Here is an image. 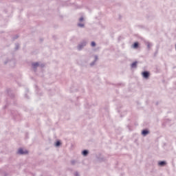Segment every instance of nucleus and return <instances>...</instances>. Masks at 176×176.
<instances>
[{
	"label": "nucleus",
	"instance_id": "1",
	"mask_svg": "<svg viewBox=\"0 0 176 176\" xmlns=\"http://www.w3.org/2000/svg\"><path fill=\"white\" fill-rule=\"evenodd\" d=\"M11 116L14 122H20L23 119V116L16 110H11Z\"/></svg>",
	"mask_w": 176,
	"mask_h": 176
},
{
	"label": "nucleus",
	"instance_id": "2",
	"mask_svg": "<svg viewBox=\"0 0 176 176\" xmlns=\"http://www.w3.org/2000/svg\"><path fill=\"white\" fill-rule=\"evenodd\" d=\"M16 153L19 156H24L25 155H28L30 151L28 149L24 148V147H19Z\"/></svg>",
	"mask_w": 176,
	"mask_h": 176
},
{
	"label": "nucleus",
	"instance_id": "3",
	"mask_svg": "<svg viewBox=\"0 0 176 176\" xmlns=\"http://www.w3.org/2000/svg\"><path fill=\"white\" fill-rule=\"evenodd\" d=\"M6 93L10 100L13 101V105H17V102L14 100V94L12 92V89L10 88H8L6 89Z\"/></svg>",
	"mask_w": 176,
	"mask_h": 176
},
{
	"label": "nucleus",
	"instance_id": "4",
	"mask_svg": "<svg viewBox=\"0 0 176 176\" xmlns=\"http://www.w3.org/2000/svg\"><path fill=\"white\" fill-rule=\"evenodd\" d=\"M141 75L143 79L148 80V79H149V76H151V72L148 70H144L142 72Z\"/></svg>",
	"mask_w": 176,
	"mask_h": 176
},
{
	"label": "nucleus",
	"instance_id": "5",
	"mask_svg": "<svg viewBox=\"0 0 176 176\" xmlns=\"http://www.w3.org/2000/svg\"><path fill=\"white\" fill-rule=\"evenodd\" d=\"M96 157L97 160L100 162V163H102V162H107V158L102 156V154H101V153H99L98 155H96Z\"/></svg>",
	"mask_w": 176,
	"mask_h": 176
},
{
	"label": "nucleus",
	"instance_id": "6",
	"mask_svg": "<svg viewBox=\"0 0 176 176\" xmlns=\"http://www.w3.org/2000/svg\"><path fill=\"white\" fill-rule=\"evenodd\" d=\"M86 45H87V41L83 40L82 41H81L77 46L78 52H80V50H82V49H83L85 46H86Z\"/></svg>",
	"mask_w": 176,
	"mask_h": 176
},
{
	"label": "nucleus",
	"instance_id": "7",
	"mask_svg": "<svg viewBox=\"0 0 176 176\" xmlns=\"http://www.w3.org/2000/svg\"><path fill=\"white\" fill-rule=\"evenodd\" d=\"M41 65V62H33L32 63V68L34 70V72L38 71V67Z\"/></svg>",
	"mask_w": 176,
	"mask_h": 176
},
{
	"label": "nucleus",
	"instance_id": "8",
	"mask_svg": "<svg viewBox=\"0 0 176 176\" xmlns=\"http://www.w3.org/2000/svg\"><path fill=\"white\" fill-rule=\"evenodd\" d=\"M148 134H151V131H149V129L145 128L142 130L141 135H142V137H146Z\"/></svg>",
	"mask_w": 176,
	"mask_h": 176
},
{
	"label": "nucleus",
	"instance_id": "9",
	"mask_svg": "<svg viewBox=\"0 0 176 176\" xmlns=\"http://www.w3.org/2000/svg\"><path fill=\"white\" fill-rule=\"evenodd\" d=\"M8 63H10V64H12V63L14 65H16V59H14V58H12V59L7 58L4 61V64L6 65V64H8Z\"/></svg>",
	"mask_w": 176,
	"mask_h": 176
},
{
	"label": "nucleus",
	"instance_id": "10",
	"mask_svg": "<svg viewBox=\"0 0 176 176\" xmlns=\"http://www.w3.org/2000/svg\"><path fill=\"white\" fill-rule=\"evenodd\" d=\"M137 67H138V61L135 60L131 63V69H135V68H137Z\"/></svg>",
	"mask_w": 176,
	"mask_h": 176
},
{
	"label": "nucleus",
	"instance_id": "11",
	"mask_svg": "<svg viewBox=\"0 0 176 176\" xmlns=\"http://www.w3.org/2000/svg\"><path fill=\"white\" fill-rule=\"evenodd\" d=\"M34 86L36 94H38V96H42V92H41V89H39V87H38L36 84H35Z\"/></svg>",
	"mask_w": 176,
	"mask_h": 176
},
{
	"label": "nucleus",
	"instance_id": "12",
	"mask_svg": "<svg viewBox=\"0 0 176 176\" xmlns=\"http://www.w3.org/2000/svg\"><path fill=\"white\" fill-rule=\"evenodd\" d=\"M167 164V162L162 160V161H158L157 162V165L160 167H164V166H166Z\"/></svg>",
	"mask_w": 176,
	"mask_h": 176
},
{
	"label": "nucleus",
	"instance_id": "13",
	"mask_svg": "<svg viewBox=\"0 0 176 176\" xmlns=\"http://www.w3.org/2000/svg\"><path fill=\"white\" fill-rule=\"evenodd\" d=\"M89 151L87 149H84L81 152V155L84 156V157H86V156L89 155Z\"/></svg>",
	"mask_w": 176,
	"mask_h": 176
},
{
	"label": "nucleus",
	"instance_id": "14",
	"mask_svg": "<svg viewBox=\"0 0 176 176\" xmlns=\"http://www.w3.org/2000/svg\"><path fill=\"white\" fill-rule=\"evenodd\" d=\"M98 60V56L95 55L94 60L90 63V66L93 67V65H95Z\"/></svg>",
	"mask_w": 176,
	"mask_h": 176
},
{
	"label": "nucleus",
	"instance_id": "15",
	"mask_svg": "<svg viewBox=\"0 0 176 176\" xmlns=\"http://www.w3.org/2000/svg\"><path fill=\"white\" fill-rule=\"evenodd\" d=\"M133 49H138L140 47V43L138 41L134 42L132 45Z\"/></svg>",
	"mask_w": 176,
	"mask_h": 176
},
{
	"label": "nucleus",
	"instance_id": "16",
	"mask_svg": "<svg viewBox=\"0 0 176 176\" xmlns=\"http://www.w3.org/2000/svg\"><path fill=\"white\" fill-rule=\"evenodd\" d=\"M61 140H58L55 142L54 143V146H56V148H60V146H61Z\"/></svg>",
	"mask_w": 176,
	"mask_h": 176
},
{
	"label": "nucleus",
	"instance_id": "17",
	"mask_svg": "<svg viewBox=\"0 0 176 176\" xmlns=\"http://www.w3.org/2000/svg\"><path fill=\"white\" fill-rule=\"evenodd\" d=\"M28 93H30V89H28V88L25 89V98H26V100H30V96H28Z\"/></svg>",
	"mask_w": 176,
	"mask_h": 176
},
{
	"label": "nucleus",
	"instance_id": "18",
	"mask_svg": "<svg viewBox=\"0 0 176 176\" xmlns=\"http://www.w3.org/2000/svg\"><path fill=\"white\" fill-rule=\"evenodd\" d=\"M10 102H9V98H6V104L5 106L3 107V109H6V108H8V107H9V105H10Z\"/></svg>",
	"mask_w": 176,
	"mask_h": 176
},
{
	"label": "nucleus",
	"instance_id": "19",
	"mask_svg": "<svg viewBox=\"0 0 176 176\" xmlns=\"http://www.w3.org/2000/svg\"><path fill=\"white\" fill-rule=\"evenodd\" d=\"M91 107V104H89V102H87V101H86L85 104V109H90Z\"/></svg>",
	"mask_w": 176,
	"mask_h": 176
},
{
	"label": "nucleus",
	"instance_id": "20",
	"mask_svg": "<svg viewBox=\"0 0 176 176\" xmlns=\"http://www.w3.org/2000/svg\"><path fill=\"white\" fill-rule=\"evenodd\" d=\"M159 53V45L156 46L155 52H154V57H156L157 56V54Z\"/></svg>",
	"mask_w": 176,
	"mask_h": 176
},
{
	"label": "nucleus",
	"instance_id": "21",
	"mask_svg": "<svg viewBox=\"0 0 176 176\" xmlns=\"http://www.w3.org/2000/svg\"><path fill=\"white\" fill-rule=\"evenodd\" d=\"M113 85H114V86H117V87H119L120 86L123 87L124 86V83L123 82H118L117 84H113Z\"/></svg>",
	"mask_w": 176,
	"mask_h": 176
},
{
	"label": "nucleus",
	"instance_id": "22",
	"mask_svg": "<svg viewBox=\"0 0 176 176\" xmlns=\"http://www.w3.org/2000/svg\"><path fill=\"white\" fill-rule=\"evenodd\" d=\"M75 3H69L68 4V1H65L64 3H63V6H72V5H74Z\"/></svg>",
	"mask_w": 176,
	"mask_h": 176
},
{
	"label": "nucleus",
	"instance_id": "23",
	"mask_svg": "<svg viewBox=\"0 0 176 176\" xmlns=\"http://www.w3.org/2000/svg\"><path fill=\"white\" fill-rule=\"evenodd\" d=\"M146 45L147 46L148 50H151V46H152V43H149V41H146Z\"/></svg>",
	"mask_w": 176,
	"mask_h": 176
},
{
	"label": "nucleus",
	"instance_id": "24",
	"mask_svg": "<svg viewBox=\"0 0 176 176\" xmlns=\"http://www.w3.org/2000/svg\"><path fill=\"white\" fill-rule=\"evenodd\" d=\"M78 27H79L80 28H85V23L80 22L78 23Z\"/></svg>",
	"mask_w": 176,
	"mask_h": 176
},
{
	"label": "nucleus",
	"instance_id": "25",
	"mask_svg": "<svg viewBox=\"0 0 176 176\" xmlns=\"http://www.w3.org/2000/svg\"><path fill=\"white\" fill-rule=\"evenodd\" d=\"M121 108H122V106L121 104H117V111L118 113H120Z\"/></svg>",
	"mask_w": 176,
	"mask_h": 176
},
{
	"label": "nucleus",
	"instance_id": "26",
	"mask_svg": "<svg viewBox=\"0 0 176 176\" xmlns=\"http://www.w3.org/2000/svg\"><path fill=\"white\" fill-rule=\"evenodd\" d=\"M19 49H20V44H19V43H15V47H14V50H19Z\"/></svg>",
	"mask_w": 176,
	"mask_h": 176
},
{
	"label": "nucleus",
	"instance_id": "27",
	"mask_svg": "<svg viewBox=\"0 0 176 176\" xmlns=\"http://www.w3.org/2000/svg\"><path fill=\"white\" fill-rule=\"evenodd\" d=\"M91 47H96V46H97V43H96V41H91Z\"/></svg>",
	"mask_w": 176,
	"mask_h": 176
},
{
	"label": "nucleus",
	"instance_id": "28",
	"mask_svg": "<svg viewBox=\"0 0 176 176\" xmlns=\"http://www.w3.org/2000/svg\"><path fill=\"white\" fill-rule=\"evenodd\" d=\"M79 21L80 23H83V21H85V17H83V16H80L79 18Z\"/></svg>",
	"mask_w": 176,
	"mask_h": 176
},
{
	"label": "nucleus",
	"instance_id": "29",
	"mask_svg": "<svg viewBox=\"0 0 176 176\" xmlns=\"http://www.w3.org/2000/svg\"><path fill=\"white\" fill-rule=\"evenodd\" d=\"M48 94L50 96H53L54 94V91H52V89H50Z\"/></svg>",
	"mask_w": 176,
	"mask_h": 176
},
{
	"label": "nucleus",
	"instance_id": "30",
	"mask_svg": "<svg viewBox=\"0 0 176 176\" xmlns=\"http://www.w3.org/2000/svg\"><path fill=\"white\" fill-rule=\"evenodd\" d=\"M19 38V34H16L12 37V41H16Z\"/></svg>",
	"mask_w": 176,
	"mask_h": 176
},
{
	"label": "nucleus",
	"instance_id": "31",
	"mask_svg": "<svg viewBox=\"0 0 176 176\" xmlns=\"http://www.w3.org/2000/svg\"><path fill=\"white\" fill-rule=\"evenodd\" d=\"M76 163V161L75 160H73L71 161L72 166H75V164Z\"/></svg>",
	"mask_w": 176,
	"mask_h": 176
},
{
	"label": "nucleus",
	"instance_id": "32",
	"mask_svg": "<svg viewBox=\"0 0 176 176\" xmlns=\"http://www.w3.org/2000/svg\"><path fill=\"white\" fill-rule=\"evenodd\" d=\"M74 176H80V175L79 174V172L76 171L74 173Z\"/></svg>",
	"mask_w": 176,
	"mask_h": 176
},
{
	"label": "nucleus",
	"instance_id": "33",
	"mask_svg": "<svg viewBox=\"0 0 176 176\" xmlns=\"http://www.w3.org/2000/svg\"><path fill=\"white\" fill-rule=\"evenodd\" d=\"M39 67H41V68H44V67H45V64H43V63H40V65H39Z\"/></svg>",
	"mask_w": 176,
	"mask_h": 176
},
{
	"label": "nucleus",
	"instance_id": "34",
	"mask_svg": "<svg viewBox=\"0 0 176 176\" xmlns=\"http://www.w3.org/2000/svg\"><path fill=\"white\" fill-rule=\"evenodd\" d=\"M127 128H128L129 130H131V126L130 124H128V125H127Z\"/></svg>",
	"mask_w": 176,
	"mask_h": 176
},
{
	"label": "nucleus",
	"instance_id": "35",
	"mask_svg": "<svg viewBox=\"0 0 176 176\" xmlns=\"http://www.w3.org/2000/svg\"><path fill=\"white\" fill-rule=\"evenodd\" d=\"M72 87L70 88V93H74V90H72Z\"/></svg>",
	"mask_w": 176,
	"mask_h": 176
},
{
	"label": "nucleus",
	"instance_id": "36",
	"mask_svg": "<svg viewBox=\"0 0 176 176\" xmlns=\"http://www.w3.org/2000/svg\"><path fill=\"white\" fill-rule=\"evenodd\" d=\"M3 174H4L3 176H8V173L6 172H3Z\"/></svg>",
	"mask_w": 176,
	"mask_h": 176
},
{
	"label": "nucleus",
	"instance_id": "37",
	"mask_svg": "<svg viewBox=\"0 0 176 176\" xmlns=\"http://www.w3.org/2000/svg\"><path fill=\"white\" fill-rule=\"evenodd\" d=\"M75 105H76V106H78V105H80V104H79V103L77 102V103H75Z\"/></svg>",
	"mask_w": 176,
	"mask_h": 176
},
{
	"label": "nucleus",
	"instance_id": "38",
	"mask_svg": "<svg viewBox=\"0 0 176 176\" xmlns=\"http://www.w3.org/2000/svg\"><path fill=\"white\" fill-rule=\"evenodd\" d=\"M52 38L56 41V36H53Z\"/></svg>",
	"mask_w": 176,
	"mask_h": 176
},
{
	"label": "nucleus",
	"instance_id": "39",
	"mask_svg": "<svg viewBox=\"0 0 176 176\" xmlns=\"http://www.w3.org/2000/svg\"><path fill=\"white\" fill-rule=\"evenodd\" d=\"M79 98H80V96H77V97H76L77 100H79Z\"/></svg>",
	"mask_w": 176,
	"mask_h": 176
},
{
	"label": "nucleus",
	"instance_id": "40",
	"mask_svg": "<svg viewBox=\"0 0 176 176\" xmlns=\"http://www.w3.org/2000/svg\"><path fill=\"white\" fill-rule=\"evenodd\" d=\"M155 105H159V102H156Z\"/></svg>",
	"mask_w": 176,
	"mask_h": 176
},
{
	"label": "nucleus",
	"instance_id": "41",
	"mask_svg": "<svg viewBox=\"0 0 176 176\" xmlns=\"http://www.w3.org/2000/svg\"><path fill=\"white\" fill-rule=\"evenodd\" d=\"M40 41L43 42V38H40Z\"/></svg>",
	"mask_w": 176,
	"mask_h": 176
},
{
	"label": "nucleus",
	"instance_id": "42",
	"mask_svg": "<svg viewBox=\"0 0 176 176\" xmlns=\"http://www.w3.org/2000/svg\"><path fill=\"white\" fill-rule=\"evenodd\" d=\"M82 93H85V89H82Z\"/></svg>",
	"mask_w": 176,
	"mask_h": 176
},
{
	"label": "nucleus",
	"instance_id": "43",
	"mask_svg": "<svg viewBox=\"0 0 176 176\" xmlns=\"http://www.w3.org/2000/svg\"><path fill=\"white\" fill-rule=\"evenodd\" d=\"M24 111H25V112H27L28 110H27L25 108H24Z\"/></svg>",
	"mask_w": 176,
	"mask_h": 176
},
{
	"label": "nucleus",
	"instance_id": "44",
	"mask_svg": "<svg viewBox=\"0 0 176 176\" xmlns=\"http://www.w3.org/2000/svg\"><path fill=\"white\" fill-rule=\"evenodd\" d=\"M74 90H75V91H78V89H75Z\"/></svg>",
	"mask_w": 176,
	"mask_h": 176
},
{
	"label": "nucleus",
	"instance_id": "45",
	"mask_svg": "<svg viewBox=\"0 0 176 176\" xmlns=\"http://www.w3.org/2000/svg\"><path fill=\"white\" fill-rule=\"evenodd\" d=\"M120 19H122V16L120 15Z\"/></svg>",
	"mask_w": 176,
	"mask_h": 176
},
{
	"label": "nucleus",
	"instance_id": "46",
	"mask_svg": "<svg viewBox=\"0 0 176 176\" xmlns=\"http://www.w3.org/2000/svg\"><path fill=\"white\" fill-rule=\"evenodd\" d=\"M27 135H28V133H26V138H27Z\"/></svg>",
	"mask_w": 176,
	"mask_h": 176
},
{
	"label": "nucleus",
	"instance_id": "47",
	"mask_svg": "<svg viewBox=\"0 0 176 176\" xmlns=\"http://www.w3.org/2000/svg\"><path fill=\"white\" fill-rule=\"evenodd\" d=\"M32 175H33V176H35V174L32 173Z\"/></svg>",
	"mask_w": 176,
	"mask_h": 176
},
{
	"label": "nucleus",
	"instance_id": "48",
	"mask_svg": "<svg viewBox=\"0 0 176 176\" xmlns=\"http://www.w3.org/2000/svg\"><path fill=\"white\" fill-rule=\"evenodd\" d=\"M120 116H121V118H123V116L121 115Z\"/></svg>",
	"mask_w": 176,
	"mask_h": 176
},
{
	"label": "nucleus",
	"instance_id": "49",
	"mask_svg": "<svg viewBox=\"0 0 176 176\" xmlns=\"http://www.w3.org/2000/svg\"><path fill=\"white\" fill-rule=\"evenodd\" d=\"M102 28H105V27H103V26H102Z\"/></svg>",
	"mask_w": 176,
	"mask_h": 176
},
{
	"label": "nucleus",
	"instance_id": "50",
	"mask_svg": "<svg viewBox=\"0 0 176 176\" xmlns=\"http://www.w3.org/2000/svg\"><path fill=\"white\" fill-rule=\"evenodd\" d=\"M104 109L107 110V108H104Z\"/></svg>",
	"mask_w": 176,
	"mask_h": 176
},
{
	"label": "nucleus",
	"instance_id": "51",
	"mask_svg": "<svg viewBox=\"0 0 176 176\" xmlns=\"http://www.w3.org/2000/svg\"><path fill=\"white\" fill-rule=\"evenodd\" d=\"M71 101V102H73V101L72 100H70Z\"/></svg>",
	"mask_w": 176,
	"mask_h": 176
},
{
	"label": "nucleus",
	"instance_id": "52",
	"mask_svg": "<svg viewBox=\"0 0 176 176\" xmlns=\"http://www.w3.org/2000/svg\"><path fill=\"white\" fill-rule=\"evenodd\" d=\"M129 121H130V119H128Z\"/></svg>",
	"mask_w": 176,
	"mask_h": 176
},
{
	"label": "nucleus",
	"instance_id": "53",
	"mask_svg": "<svg viewBox=\"0 0 176 176\" xmlns=\"http://www.w3.org/2000/svg\"><path fill=\"white\" fill-rule=\"evenodd\" d=\"M0 174H2V173H1V172H0Z\"/></svg>",
	"mask_w": 176,
	"mask_h": 176
}]
</instances>
